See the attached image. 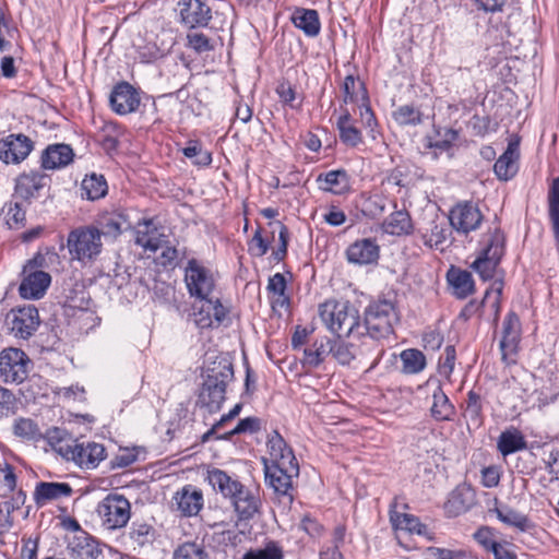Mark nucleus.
Wrapping results in <instances>:
<instances>
[{"label":"nucleus","instance_id":"4c0bfd02","mask_svg":"<svg viewBox=\"0 0 559 559\" xmlns=\"http://www.w3.org/2000/svg\"><path fill=\"white\" fill-rule=\"evenodd\" d=\"M340 139L346 145L357 146L362 142L361 132L352 123V117L347 110L337 119Z\"/></svg>","mask_w":559,"mask_h":559},{"label":"nucleus","instance_id":"603ef678","mask_svg":"<svg viewBox=\"0 0 559 559\" xmlns=\"http://www.w3.org/2000/svg\"><path fill=\"white\" fill-rule=\"evenodd\" d=\"M261 428V420L258 417H247L240 419L234 429L218 437V439L229 440L235 435L254 433Z\"/></svg>","mask_w":559,"mask_h":559},{"label":"nucleus","instance_id":"f03ea898","mask_svg":"<svg viewBox=\"0 0 559 559\" xmlns=\"http://www.w3.org/2000/svg\"><path fill=\"white\" fill-rule=\"evenodd\" d=\"M207 478L215 490L231 500L235 511L241 520L252 519L259 512V497L226 472L213 469L209 472Z\"/></svg>","mask_w":559,"mask_h":559},{"label":"nucleus","instance_id":"393cba45","mask_svg":"<svg viewBox=\"0 0 559 559\" xmlns=\"http://www.w3.org/2000/svg\"><path fill=\"white\" fill-rule=\"evenodd\" d=\"M519 156V144L516 142H510L504 153L493 165V171L500 180L507 181L515 176Z\"/></svg>","mask_w":559,"mask_h":559},{"label":"nucleus","instance_id":"9b49d317","mask_svg":"<svg viewBox=\"0 0 559 559\" xmlns=\"http://www.w3.org/2000/svg\"><path fill=\"white\" fill-rule=\"evenodd\" d=\"M72 559H106L117 552L109 546L100 544L85 532L75 535L68 545Z\"/></svg>","mask_w":559,"mask_h":559},{"label":"nucleus","instance_id":"a18cd8bd","mask_svg":"<svg viewBox=\"0 0 559 559\" xmlns=\"http://www.w3.org/2000/svg\"><path fill=\"white\" fill-rule=\"evenodd\" d=\"M504 254V237L499 229L489 236L486 247L480 251L478 258L493 259L497 257V263H500Z\"/></svg>","mask_w":559,"mask_h":559},{"label":"nucleus","instance_id":"f3484780","mask_svg":"<svg viewBox=\"0 0 559 559\" xmlns=\"http://www.w3.org/2000/svg\"><path fill=\"white\" fill-rule=\"evenodd\" d=\"M204 504L203 492L192 485H186L173 496L171 506L181 516L198 515Z\"/></svg>","mask_w":559,"mask_h":559},{"label":"nucleus","instance_id":"1a4fd4ad","mask_svg":"<svg viewBox=\"0 0 559 559\" xmlns=\"http://www.w3.org/2000/svg\"><path fill=\"white\" fill-rule=\"evenodd\" d=\"M63 452V459L74 462L84 469H94L106 457V449L103 444L96 442H79L73 439L70 447L60 448Z\"/></svg>","mask_w":559,"mask_h":559},{"label":"nucleus","instance_id":"f704fd0d","mask_svg":"<svg viewBox=\"0 0 559 559\" xmlns=\"http://www.w3.org/2000/svg\"><path fill=\"white\" fill-rule=\"evenodd\" d=\"M318 181H323L321 188L334 194H343L349 190L348 175L343 169L331 170L320 175Z\"/></svg>","mask_w":559,"mask_h":559},{"label":"nucleus","instance_id":"7c9ffc66","mask_svg":"<svg viewBox=\"0 0 559 559\" xmlns=\"http://www.w3.org/2000/svg\"><path fill=\"white\" fill-rule=\"evenodd\" d=\"M155 530L144 522H133L128 532V542L133 550L151 546L155 540Z\"/></svg>","mask_w":559,"mask_h":559},{"label":"nucleus","instance_id":"c9c22d12","mask_svg":"<svg viewBox=\"0 0 559 559\" xmlns=\"http://www.w3.org/2000/svg\"><path fill=\"white\" fill-rule=\"evenodd\" d=\"M81 190L83 198L95 201L107 194L108 186L103 175L92 174L83 179Z\"/></svg>","mask_w":559,"mask_h":559},{"label":"nucleus","instance_id":"39448f33","mask_svg":"<svg viewBox=\"0 0 559 559\" xmlns=\"http://www.w3.org/2000/svg\"><path fill=\"white\" fill-rule=\"evenodd\" d=\"M67 249L72 261L83 264L95 261L103 250L100 230L94 225L72 229L68 234Z\"/></svg>","mask_w":559,"mask_h":559},{"label":"nucleus","instance_id":"5701e85b","mask_svg":"<svg viewBox=\"0 0 559 559\" xmlns=\"http://www.w3.org/2000/svg\"><path fill=\"white\" fill-rule=\"evenodd\" d=\"M348 262L366 265L376 263L379 258V246L370 238H364L352 243L346 250Z\"/></svg>","mask_w":559,"mask_h":559},{"label":"nucleus","instance_id":"0e129e2a","mask_svg":"<svg viewBox=\"0 0 559 559\" xmlns=\"http://www.w3.org/2000/svg\"><path fill=\"white\" fill-rule=\"evenodd\" d=\"M360 119H361L362 126L365 128L369 129V135L371 136V139L376 140L377 139V131H376L377 120H376L373 111L366 104V102L362 103V106L360 107Z\"/></svg>","mask_w":559,"mask_h":559},{"label":"nucleus","instance_id":"4be33fe9","mask_svg":"<svg viewBox=\"0 0 559 559\" xmlns=\"http://www.w3.org/2000/svg\"><path fill=\"white\" fill-rule=\"evenodd\" d=\"M24 278L19 292L25 299H39L44 296L50 285L51 276L44 271H32L23 273Z\"/></svg>","mask_w":559,"mask_h":559},{"label":"nucleus","instance_id":"412c9836","mask_svg":"<svg viewBox=\"0 0 559 559\" xmlns=\"http://www.w3.org/2000/svg\"><path fill=\"white\" fill-rule=\"evenodd\" d=\"M139 105L138 92L127 82L117 84L110 94V106L118 115L131 114L138 109Z\"/></svg>","mask_w":559,"mask_h":559},{"label":"nucleus","instance_id":"052dcab7","mask_svg":"<svg viewBox=\"0 0 559 559\" xmlns=\"http://www.w3.org/2000/svg\"><path fill=\"white\" fill-rule=\"evenodd\" d=\"M25 202L20 199H13L7 204V217L9 222H13L15 224L22 223L25 221Z\"/></svg>","mask_w":559,"mask_h":559},{"label":"nucleus","instance_id":"20e7f679","mask_svg":"<svg viewBox=\"0 0 559 559\" xmlns=\"http://www.w3.org/2000/svg\"><path fill=\"white\" fill-rule=\"evenodd\" d=\"M400 321L399 311L393 300L379 298L369 304L365 310L362 336L369 340L386 338L393 334L394 324Z\"/></svg>","mask_w":559,"mask_h":559},{"label":"nucleus","instance_id":"338daca9","mask_svg":"<svg viewBox=\"0 0 559 559\" xmlns=\"http://www.w3.org/2000/svg\"><path fill=\"white\" fill-rule=\"evenodd\" d=\"M189 46L197 52H205L212 49L210 39L202 33H192L188 35Z\"/></svg>","mask_w":559,"mask_h":559},{"label":"nucleus","instance_id":"de8ad7c7","mask_svg":"<svg viewBox=\"0 0 559 559\" xmlns=\"http://www.w3.org/2000/svg\"><path fill=\"white\" fill-rule=\"evenodd\" d=\"M330 354L341 364V365H349L352 360L356 357L355 346L350 343H346L343 341H334L330 340Z\"/></svg>","mask_w":559,"mask_h":559},{"label":"nucleus","instance_id":"423d86ee","mask_svg":"<svg viewBox=\"0 0 559 559\" xmlns=\"http://www.w3.org/2000/svg\"><path fill=\"white\" fill-rule=\"evenodd\" d=\"M234 377L231 364H223L211 370L203 383L199 400L209 412L221 409L225 401L226 385Z\"/></svg>","mask_w":559,"mask_h":559},{"label":"nucleus","instance_id":"09e8293b","mask_svg":"<svg viewBox=\"0 0 559 559\" xmlns=\"http://www.w3.org/2000/svg\"><path fill=\"white\" fill-rule=\"evenodd\" d=\"M421 112L411 105H403L393 112L394 120L401 126H416L421 123Z\"/></svg>","mask_w":559,"mask_h":559},{"label":"nucleus","instance_id":"58836bf2","mask_svg":"<svg viewBox=\"0 0 559 559\" xmlns=\"http://www.w3.org/2000/svg\"><path fill=\"white\" fill-rule=\"evenodd\" d=\"M390 522L395 530H404L418 535H423L426 532V525L421 524L418 518L407 513H400L395 509L390 510Z\"/></svg>","mask_w":559,"mask_h":559},{"label":"nucleus","instance_id":"4468645a","mask_svg":"<svg viewBox=\"0 0 559 559\" xmlns=\"http://www.w3.org/2000/svg\"><path fill=\"white\" fill-rule=\"evenodd\" d=\"M34 148V142L25 134H9L0 140V160L4 164H20Z\"/></svg>","mask_w":559,"mask_h":559},{"label":"nucleus","instance_id":"7ed1b4c3","mask_svg":"<svg viewBox=\"0 0 559 559\" xmlns=\"http://www.w3.org/2000/svg\"><path fill=\"white\" fill-rule=\"evenodd\" d=\"M323 325L338 337L364 335L358 310L348 301L326 300L319 306Z\"/></svg>","mask_w":559,"mask_h":559},{"label":"nucleus","instance_id":"a878e982","mask_svg":"<svg viewBox=\"0 0 559 559\" xmlns=\"http://www.w3.org/2000/svg\"><path fill=\"white\" fill-rule=\"evenodd\" d=\"M432 403L430 415L437 421H451L455 416V407L450 402L448 395L440 385H437L432 392Z\"/></svg>","mask_w":559,"mask_h":559},{"label":"nucleus","instance_id":"6ab92c4d","mask_svg":"<svg viewBox=\"0 0 559 559\" xmlns=\"http://www.w3.org/2000/svg\"><path fill=\"white\" fill-rule=\"evenodd\" d=\"M39 326L38 310L34 306H26L12 310L11 331L22 340H28Z\"/></svg>","mask_w":559,"mask_h":559},{"label":"nucleus","instance_id":"e433bc0d","mask_svg":"<svg viewBox=\"0 0 559 559\" xmlns=\"http://www.w3.org/2000/svg\"><path fill=\"white\" fill-rule=\"evenodd\" d=\"M448 281L457 298H466L474 290L473 277L467 271L451 270L448 273Z\"/></svg>","mask_w":559,"mask_h":559},{"label":"nucleus","instance_id":"69168bd1","mask_svg":"<svg viewBox=\"0 0 559 559\" xmlns=\"http://www.w3.org/2000/svg\"><path fill=\"white\" fill-rule=\"evenodd\" d=\"M13 504L4 502L0 503V532L4 535L13 527Z\"/></svg>","mask_w":559,"mask_h":559},{"label":"nucleus","instance_id":"2f4dec72","mask_svg":"<svg viewBox=\"0 0 559 559\" xmlns=\"http://www.w3.org/2000/svg\"><path fill=\"white\" fill-rule=\"evenodd\" d=\"M155 233L153 219H142L136 225L134 242L147 251L156 252L160 242Z\"/></svg>","mask_w":559,"mask_h":559},{"label":"nucleus","instance_id":"37998d69","mask_svg":"<svg viewBox=\"0 0 559 559\" xmlns=\"http://www.w3.org/2000/svg\"><path fill=\"white\" fill-rule=\"evenodd\" d=\"M13 433L27 441H38L43 438V433L38 425L31 418L20 417L14 420Z\"/></svg>","mask_w":559,"mask_h":559},{"label":"nucleus","instance_id":"0eeeda50","mask_svg":"<svg viewBox=\"0 0 559 559\" xmlns=\"http://www.w3.org/2000/svg\"><path fill=\"white\" fill-rule=\"evenodd\" d=\"M102 525L109 531L124 527L131 518L129 500L119 493L107 495L97 506Z\"/></svg>","mask_w":559,"mask_h":559},{"label":"nucleus","instance_id":"ddd939ff","mask_svg":"<svg viewBox=\"0 0 559 559\" xmlns=\"http://www.w3.org/2000/svg\"><path fill=\"white\" fill-rule=\"evenodd\" d=\"M521 338V322L516 313L509 312L502 323V337L499 342L501 359L507 365L516 361Z\"/></svg>","mask_w":559,"mask_h":559},{"label":"nucleus","instance_id":"774afa93","mask_svg":"<svg viewBox=\"0 0 559 559\" xmlns=\"http://www.w3.org/2000/svg\"><path fill=\"white\" fill-rule=\"evenodd\" d=\"M276 93L282 103L290 106L292 108L297 107V105L295 104L296 91L289 83H286V82L280 83L276 88Z\"/></svg>","mask_w":559,"mask_h":559},{"label":"nucleus","instance_id":"473e14b6","mask_svg":"<svg viewBox=\"0 0 559 559\" xmlns=\"http://www.w3.org/2000/svg\"><path fill=\"white\" fill-rule=\"evenodd\" d=\"M497 448L503 456H507L526 449L527 443L521 431L510 428L501 432L498 438Z\"/></svg>","mask_w":559,"mask_h":559},{"label":"nucleus","instance_id":"864d4df0","mask_svg":"<svg viewBox=\"0 0 559 559\" xmlns=\"http://www.w3.org/2000/svg\"><path fill=\"white\" fill-rule=\"evenodd\" d=\"M46 438L52 449L63 457V452L60 448L70 447V441H73L64 430L60 428L49 429L46 433Z\"/></svg>","mask_w":559,"mask_h":559},{"label":"nucleus","instance_id":"5fc2aeb1","mask_svg":"<svg viewBox=\"0 0 559 559\" xmlns=\"http://www.w3.org/2000/svg\"><path fill=\"white\" fill-rule=\"evenodd\" d=\"M139 453L140 450L138 448L120 449L110 461L111 468H123L132 465L138 461Z\"/></svg>","mask_w":559,"mask_h":559},{"label":"nucleus","instance_id":"79ce46f5","mask_svg":"<svg viewBox=\"0 0 559 559\" xmlns=\"http://www.w3.org/2000/svg\"><path fill=\"white\" fill-rule=\"evenodd\" d=\"M450 234L451 231L444 222L432 221L430 228L423 234V239L426 246L439 248L447 241Z\"/></svg>","mask_w":559,"mask_h":559},{"label":"nucleus","instance_id":"bb28decb","mask_svg":"<svg viewBox=\"0 0 559 559\" xmlns=\"http://www.w3.org/2000/svg\"><path fill=\"white\" fill-rule=\"evenodd\" d=\"M490 512H493L500 522L519 532H527L533 527L532 522L525 514L507 504L497 506Z\"/></svg>","mask_w":559,"mask_h":559},{"label":"nucleus","instance_id":"ea45409f","mask_svg":"<svg viewBox=\"0 0 559 559\" xmlns=\"http://www.w3.org/2000/svg\"><path fill=\"white\" fill-rule=\"evenodd\" d=\"M330 340L321 338L304 350V365L316 368L320 366L328 355H330Z\"/></svg>","mask_w":559,"mask_h":559},{"label":"nucleus","instance_id":"bf43d9fd","mask_svg":"<svg viewBox=\"0 0 559 559\" xmlns=\"http://www.w3.org/2000/svg\"><path fill=\"white\" fill-rule=\"evenodd\" d=\"M174 559H206V554L200 546L187 543L175 551Z\"/></svg>","mask_w":559,"mask_h":559},{"label":"nucleus","instance_id":"b1692460","mask_svg":"<svg viewBox=\"0 0 559 559\" xmlns=\"http://www.w3.org/2000/svg\"><path fill=\"white\" fill-rule=\"evenodd\" d=\"M73 150L68 144H51L41 154L44 169H57L69 165L73 160Z\"/></svg>","mask_w":559,"mask_h":559},{"label":"nucleus","instance_id":"72a5a7b5","mask_svg":"<svg viewBox=\"0 0 559 559\" xmlns=\"http://www.w3.org/2000/svg\"><path fill=\"white\" fill-rule=\"evenodd\" d=\"M386 234L393 236L408 235L413 230V224L407 211L399 210L393 212L382 224Z\"/></svg>","mask_w":559,"mask_h":559},{"label":"nucleus","instance_id":"f257e3e1","mask_svg":"<svg viewBox=\"0 0 559 559\" xmlns=\"http://www.w3.org/2000/svg\"><path fill=\"white\" fill-rule=\"evenodd\" d=\"M270 462L264 459L265 483L278 496L293 498L299 464L284 438L275 430L267 438Z\"/></svg>","mask_w":559,"mask_h":559},{"label":"nucleus","instance_id":"6e6552de","mask_svg":"<svg viewBox=\"0 0 559 559\" xmlns=\"http://www.w3.org/2000/svg\"><path fill=\"white\" fill-rule=\"evenodd\" d=\"M31 359L20 348L9 347L0 353V378L5 383H22L27 379Z\"/></svg>","mask_w":559,"mask_h":559},{"label":"nucleus","instance_id":"6e6d98bb","mask_svg":"<svg viewBox=\"0 0 559 559\" xmlns=\"http://www.w3.org/2000/svg\"><path fill=\"white\" fill-rule=\"evenodd\" d=\"M499 264L497 263V257L493 259L478 258L472 263L471 267L479 274V276L487 281L493 277L496 269Z\"/></svg>","mask_w":559,"mask_h":559},{"label":"nucleus","instance_id":"aec40b11","mask_svg":"<svg viewBox=\"0 0 559 559\" xmlns=\"http://www.w3.org/2000/svg\"><path fill=\"white\" fill-rule=\"evenodd\" d=\"M96 225L102 236L105 238L117 239L124 230L132 227L128 214L122 210L103 212L96 218Z\"/></svg>","mask_w":559,"mask_h":559},{"label":"nucleus","instance_id":"8fccbe9b","mask_svg":"<svg viewBox=\"0 0 559 559\" xmlns=\"http://www.w3.org/2000/svg\"><path fill=\"white\" fill-rule=\"evenodd\" d=\"M182 153L187 158L193 159V164L198 166H209L212 163L211 154L204 151L198 141H190Z\"/></svg>","mask_w":559,"mask_h":559},{"label":"nucleus","instance_id":"2eb2a0df","mask_svg":"<svg viewBox=\"0 0 559 559\" xmlns=\"http://www.w3.org/2000/svg\"><path fill=\"white\" fill-rule=\"evenodd\" d=\"M49 183L45 174L36 170L20 174L14 180L12 198L29 204L32 200L40 195L41 190Z\"/></svg>","mask_w":559,"mask_h":559},{"label":"nucleus","instance_id":"3c124183","mask_svg":"<svg viewBox=\"0 0 559 559\" xmlns=\"http://www.w3.org/2000/svg\"><path fill=\"white\" fill-rule=\"evenodd\" d=\"M481 411L483 405L480 396L474 391H469L467 394L465 417L475 426H479L481 423Z\"/></svg>","mask_w":559,"mask_h":559},{"label":"nucleus","instance_id":"680f3d73","mask_svg":"<svg viewBox=\"0 0 559 559\" xmlns=\"http://www.w3.org/2000/svg\"><path fill=\"white\" fill-rule=\"evenodd\" d=\"M16 408L15 395L0 385V417L14 414Z\"/></svg>","mask_w":559,"mask_h":559},{"label":"nucleus","instance_id":"9d476101","mask_svg":"<svg viewBox=\"0 0 559 559\" xmlns=\"http://www.w3.org/2000/svg\"><path fill=\"white\" fill-rule=\"evenodd\" d=\"M185 283L189 295L195 299L211 296L215 287L212 272L195 259L189 260L185 267Z\"/></svg>","mask_w":559,"mask_h":559},{"label":"nucleus","instance_id":"c03bdc74","mask_svg":"<svg viewBox=\"0 0 559 559\" xmlns=\"http://www.w3.org/2000/svg\"><path fill=\"white\" fill-rule=\"evenodd\" d=\"M344 102L345 103H358L367 102L368 94L362 82L356 80L353 75H347L343 84Z\"/></svg>","mask_w":559,"mask_h":559},{"label":"nucleus","instance_id":"a211bd4d","mask_svg":"<svg viewBox=\"0 0 559 559\" xmlns=\"http://www.w3.org/2000/svg\"><path fill=\"white\" fill-rule=\"evenodd\" d=\"M181 23L190 28L205 27L212 20L211 8L202 0H179Z\"/></svg>","mask_w":559,"mask_h":559},{"label":"nucleus","instance_id":"c85d7f7f","mask_svg":"<svg viewBox=\"0 0 559 559\" xmlns=\"http://www.w3.org/2000/svg\"><path fill=\"white\" fill-rule=\"evenodd\" d=\"M292 22L309 37H314L320 33L321 25L316 10L298 8L292 15Z\"/></svg>","mask_w":559,"mask_h":559},{"label":"nucleus","instance_id":"4d7b16f0","mask_svg":"<svg viewBox=\"0 0 559 559\" xmlns=\"http://www.w3.org/2000/svg\"><path fill=\"white\" fill-rule=\"evenodd\" d=\"M153 297L159 304H168L175 296V287L164 281L154 280L152 286Z\"/></svg>","mask_w":559,"mask_h":559},{"label":"nucleus","instance_id":"13d9d810","mask_svg":"<svg viewBox=\"0 0 559 559\" xmlns=\"http://www.w3.org/2000/svg\"><path fill=\"white\" fill-rule=\"evenodd\" d=\"M57 259V253L48 250L46 253L38 252L33 259H31L23 269V273L32 271H43L48 266V263Z\"/></svg>","mask_w":559,"mask_h":559},{"label":"nucleus","instance_id":"dca6fc26","mask_svg":"<svg viewBox=\"0 0 559 559\" xmlns=\"http://www.w3.org/2000/svg\"><path fill=\"white\" fill-rule=\"evenodd\" d=\"M195 300L193 316L194 322L199 328L218 326L225 320L227 310L218 298L209 296L204 299L198 298Z\"/></svg>","mask_w":559,"mask_h":559},{"label":"nucleus","instance_id":"49530a36","mask_svg":"<svg viewBox=\"0 0 559 559\" xmlns=\"http://www.w3.org/2000/svg\"><path fill=\"white\" fill-rule=\"evenodd\" d=\"M284 550L276 542H267L264 547L248 550L241 559H283Z\"/></svg>","mask_w":559,"mask_h":559},{"label":"nucleus","instance_id":"e2e57ef3","mask_svg":"<svg viewBox=\"0 0 559 559\" xmlns=\"http://www.w3.org/2000/svg\"><path fill=\"white\" fill-rule=\"evenodd\" d=\"M456 353L452 345H448L444 348L443 355L439 359V369L442 374L450 377L454 369Z\"/></svg>","mask_w":559,"mask_h":559},{"label":"nucleus","instance_id":"c756f323","mask_svg":"<svg viewBox=\"0 0 559 559\" xmlns=\"http://www.w3.org/2000/svg\"><path fill=\"white\" fill-rule=\"evenodd\" d=\"M72 493V488L67 483H45L37 484L34 498L38 504H44L47 501L56 500L61 497H69Z\"/></svg>","mask_w":559,"mask_h":559},{"label":"nucleus","instance_id":"a19ab883","mask_svg":"<svg viewBox=\"0 0 559 559\" xmlns=\"http://www.w3.org/2000/svg\"><path fill=\"white\" fill-rule=\"evenodd\" d=\"M403 362L402 371L407 374H415L426 367L425 355L415 348L405 349L400 355Z\"/></svg>","mask_w":559,"mask_h":559},{"label":"nucleus","instance_id":"f8f14e48","mask_svg":"<svg viewBox=\"0 0 559 559\" xmlns=\"http://www.w3.org/2000/svg\"><path fill=\"white\" fill-rule=\"evenodd\" d=\"M483 218L484 216L478 206L471 201L456 203L449 213L451 227L457 233L465 235L478 229Z\"/></svg>","mask_w":559,"mask_h":559},{"label":"nucleus","instance_id":"cd10ccee","mask_svg":"<svg viewBox=\"0 0 559 559\" xmlns=\"http://www.w3.org/2000/svg\"><path fill=\"white\" fill-rule=\"evenodd\" d=\"M547 211L556 248L559 251V177L552 178L549 183L547 192Z\"/></svg>","mask_w":559,"mask_h":559}]
</instances>
